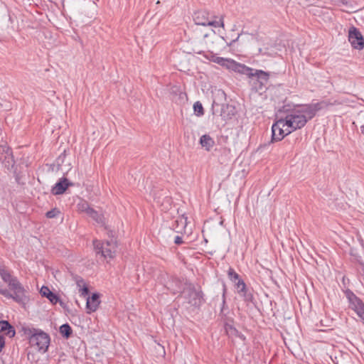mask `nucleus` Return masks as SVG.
Returning a JSON list of instances; mask_svg holds the SVG:
<instances>
[{
	"label": "nucleus",
	"instance_id": "6e6552de",
	"mask_svg": "<svg viewBox=\"0 0 364 364\" xmlns=\"http://www.w3.org/2000/svg\"><path fill=\"white\" fill-rule=\"evenodd\" d=\"M101 295L99 293H93L86 298V313L90 314L97 311L101 304Z\"/></svg>",
	"mask_w": 364,
	"mask_h": 364
},
{
	"label": "nucleus",
	"instance_id": "7c9ffc66",
	"mask_svg": "<svg viewBox=\"0 0 364 364\" xmlns=\"http://www.w3.org/2000/svg\"><path fill=\"white\" fill-rule=\"evenodd\" d=\"M239 37H240V35H238V36L236 38V39L232 40V42L230 43V45L231 46L233 43L237 41L238 40Z\"/></svg>",
	"mask_w": 364,
	"mask_h": 364
},
{
	"label": "nucleus",
	"instance_id": "f03ea898",
	"mask_svg": "<svg viewBox=\"0 0 364 364\" xmlns=\"http://www.w3.org/2000/svg\"><path fill=\"white\" fill-rule=\"evenodd\" d=\"M213 62L230 70L245 75L250 78L255 77L260 81L261 84L267 82L269 77V73L262 70L253 69L230 58H225L215 55V58L213 59Z\"/></svg>",
	"mask_w": 364,
	"mask_h": 364
},
{
	"label": "nucleus",
	"instance_id": "dca6fc26",
	"mask_svg": "<svg viewBox=\"0 0 364 364\" xmlns=\"http://www.w3.org/2000/svg\"><path fill=\"white\" fill-rule=\"evenodd\" d=\"M77 210L80 213H83L87 215L89 213V210L92 208L88 203L85 200H82L80 202H79L77 205Z\"/></svg>",
	"mask_w": 364,
	"mask_h": 364
},
{
	"label": "nucleus",
	"instance_id": "a878e982",
	"mask_svg": "<svg viewBox=\"0 0 364 364\" xmlns=\"http://www.w3.org/2000/svg\"><path fill=\"white\" fill-rule=\"evenodd\" d=\"M58 213L59 212L57 210L53 209L52 210L47 212L46 216L48 218H55L58 215Z\"/></svg>",
	"mask_w": 364,
	"mask_h": 364
},
{
	"label": "nucleus",
	"instance_id": "cd10ccee",
	"mask_svg": "<svg viewBox=\"0 0 364 364\" xmlns=\"http://www.w3.org/2000/svg\"><path fill=\"white\" fill-rule=\"evenodd\" d=\"M83 284H87L84 282V280H82V279H79V280H77V287H79V289L82 288V285H83Z\"/></svg>",
	"mask_w": 364,
	"mask_h": 364
},
{
	"label": "nucleus",
	"instance_id": "39448f33",
	"mask_svg": "<svg viewBox=\"0 0 364 364\" xmlns=\"http://www.w3.org/2000/svg\"><path fill=\"white\" fill-rule=\"evenodd\" d=\"M94 246L97 254H101L105 258L112 259L114 257L117 245L113 240L101 242L94 241Z\"/></svg>",
	"mask_w": 364,
	"mask_h": 364
},
{
	"label": "nucleus",
	"instance_id": "9b49d317",
	"mask_svg": "<svg viewBox=\"0 0 364 364\" xmlns=\"http://www.w3.org/2000/svg\"><path fill=\"white\" fill-rule=\"evenodd\" d=\"M40 294L42 296L46 297L51 304H55L58 302H60V304L63 306V302L60 301L59 297L55 294L52 292L48 287L43 286L41 288Z\"/></svg>",
	"mask_w": 364,
	"mask_h": 364
},
{
	"label": "nucleus",
	"instance_id": "412c9836",
	"mask_svg": "<svg viewBox=\"0 0 364 364\" xmlns=\"http://www.w3.org/2000/svg\"><path fill=\"white\" fill-rule=\"evenodd\" d=\"M228 274L229 278L232 281H236L239 279V274L237 272H235V271L232 268H230L228 269Z\"/></svg>",
	"mask_w": 364,
	"mask_h": 364
},
{
	"label": "nucleus",
	"instance_id": "2eb2a0df",
	"mask_svg": "<svg viewBox=\"0 0 364 364\" xmlns=\"http://www.w3.org/2000/svg\"><path fill=\"white\" fill-rule=\"evenodd\" d=\"M200 144L206 151H210L214 146L213 138H200Z\"/></svg>",
	"mask_w": 364,
	"mask_h": 364
},
{
	"label": "nucleus",
	"instance_id": "7ed1b4c3",
	"mask_svg": "<svg viewBox=\"0 0 364 364\" xmlns=\"http://www.w3.org/2000/svg\"><path fill=\"white\" fill-rule=\"evenodd\" d=\"M23 334L28 338L30 346L41 353L47 352L50 342V336L38 328L23 327Z\"/></svg>",
	"mask_w": 364,
	"mask_h": 364
},
{
	"label": "nucleus",
	"instance_id": "423d86ee",
	"mask_svg": "<svg viewBox=\"0 0 364 364\" xmlns=\"http://www.w3.org/2000/svg\"><path fill=\"white\" fill-rule=\"evenodd\" d=\"M346 294L349 302V308L358 315L364 324V303L350 291H347Z\"/></svg>",
	"mask_w": 364,
	"mask_h": 364
},
{
	"label": "nucleus",
	"instance_id": "4be33fe9",
	"mask_svg": "<svg viewBox=\"0 0 364 364\" xmlns=\"http://www.w3.org/2000/svg\"><path fill=\"white\" fill-rule=\"evenodd\" d=\"M198 53L200 55H203V56L205 57L207 60L212 61V62H213V59L215 58V55L213 52L205 53L204 51H200Z\"/></svg>",
	"mask_w": 364,
	"mask_h": 364
},
{
	"label": "nucleus",
	"instance_id": "f3484780",
	"mask_svg": "<svg viewBox=\"0 0 364 364\" xmlns=\"http://www.w3.org/2000/svg\"><path fill=\"white\" fill-rule=\"evenodd\" d=\"M193 111L194 114L198 117H200L204 114L203 107L199 101H197L193 104Z\"/></svg>",
	"mask_w": 364,
	"mask_h": 364
},
{
	"label": "nucleus",
	"instance_id": "bb28decb",
	"mask_svg": "<svg viewBox=\"0 0 364 364\" xmlns=\"http://www.w3.org/2000/svg\"><path fill=\"white\" fill-rule=\"evenodd\" d=\"M5 346V338L4 336L0 335V353L2 351Z\"/></svg>",
	"mask_w": 364,
	"mask_h": 364
},
{
	"label": "nucleus",
	"instance_id": "2f4dec72",
	"mask_svg": "<svg viewBox=\"0 0 364 364\" xmlns=\"http://www.w3.org/2000/svg\"><path fill=\"white\" fill-rule=\"evenodd\" d=\"M360 133L362 134H364V125L360 127Z\"/></svg>",
	"mask_w": 364,
	"mask_h": 364
},
{
	"label": "nucleus",
	"instance_id": "4468645a",
	"mask_svg": "<svg viewBox=\"0 0 364 364\" xmlns=\"http://www.w3.org/2000/svg\"><path fill=\"white\" fill-rule=\"evenodd\" d=\"M87 215L93 219L97 223H101L104 221L103 215L94 210L92 208L89 210V213Z\"/></svg>",
	"mask_w": 364,
	"mask_h": 364
},
{
	"label": "nucleus",
	"instance_id": "b1692460",
	"mask_svg": "<svg viewBox=\"0 0 364 364\" xmlns=\"http://www.w3.org/2000/svg\"><path fill=\"white\" fill-rule=\"evenodd\" d=\"M80 296L85 297L89 294V289L87 284H83L82 288L79 289Z\"/></svg>",
	"mask_w": 364,
	"mask_h": 364
},
{
	"label": "nucleus",
	"instance_id": "393cba45",
	"mask_svg": "<svg viewBox=\"0 0 364 364\" xmlns=\"http://www.w3.org/2000/svg\"><path fill=\"white\" fill-rule=\"evenodd\" d=\"M0 147L2 148V151L9 156L11 155L10 149L6 146V143L3 141L0 143Z\"/></svg>",
	"mask_w": 364,
	"mask_h": 364
},
{
	"label": "nucleus",
	"instance_id": "f257e3e1",
	"mask_svg": "<svg viewBox=\"0 0 364 364\" xmlns=\"http://www.w3.org/2000/svg\"><path fill=\"white\" fill-rule=\"evenodd\" d=\"M321 109L319 103L299 106L287 114L285 119H278L272 127V136H287L291 132L304 127Z\"/></svg>",
	"mask_w": 364,
	"mask_h": 364
},
{
	"label": "nucleus",
	"instance_id": "1a4fd4ad",
	"mask_svg": "<svg viewBox=\"0 0 364 364\" xmlns=\"http://www.w3.org/2000/svg\"><path fill=\"white\" fill-rule=\"evenodd\" d=\"M210 14L205 10H199L194 12L193 18L196 25L207 26L210 18Z\"/></svg>",
	"mask_w": 364,
	"mask_h": 364
},
{
	"label": "nucleus",
	"instance_id": "473e14b6",
	"mask_svg": "<svg viewBox=\"0 0 364 364\" xmlns=\"http://www.w3.org/2000/svg\"><path fill=\"white\" fill-rule=\"evenodd\" d=\"M201 136H204V137H206V136H208L207 134H203Z\"/></svg>",
	"mask_w": 364,
	"mask_h": 364
},
{
	"label": "nucleus",
	"instance_id": "ddd939ff",
	"mask_svg": "<svg viewBox=\"0 0 364 364\" xmlns=\"http://www.w3.org/2000/svg\"><path fill=\"white\" fill-rule=\"evenodd\" d=\"M0 332L4 333L9 338H14L16 335L14 328L7 321H0Z\"/></svg>",
	"mask_w": 364,
	"mask_h": 364
},
{
	"label": "nucleus",
	"instance_id": "0eeeda50",
	"mask_svg": "<svg viewBox=\"0 0 364 364\" xmlns=\"http://www.w3.org/2000/svg\"><path fill=\"white\" fill-rule=\"evenodd\" d=\"M348 38L353 48L358 50L364 48V38L358 28L350 27Z\"/></svg>",
	"mask_w": 364,
	"mask_h": 364
},
{
	"label": "nucleus",
	"instance_id": "c756f323",
	"mask_svg": "<svg viewBox=\"0 0 364 364\" xmlns=\"http://www.w3.org/2000/svg\"><path fill=\"white\" fill-rule=\"evenodd\" d=\"M283 138H274V137H272L271 141H270V143H274V142L279 141H280Z\"/></svg>",
	"mask_w": 364,
	"mask_h": 364
},
{
	"label": "nucleus",
	"instance_id": "20e7f679",
	"mask_svg": "<svg viewBox=\"0 0 364 364\" xmlns=\"http://www.w3.org/2000/svg\"><path fill=\"white\" fill-rule=\"evenodd\" d=\"M0 275L2 279L8 283L10 289L14 291V294H10L6 289L0 290V293L7 298H12L16 302H23L25 297L24 289L16 278L14 277L4 267H0Z\"/></svg>",
	"mask_w": 364,
	"mask_h": 364
},
{
	"label": "nucleus",
	"instance_id": "a211bd4d",
	"mask_svg": "<svg viewBox=\"0 0 364 364\" xmlns=\"http://www.w3.org/2000/svg\"><path fill=\"white\" fill-rule=\"evenodd\" d=\"M60 333L65 338H68L72 333V329L68 324H63L60 327Z\"/></svg>",
	"mask_w": 364,
	"mask_h": 364
},
{
	"label": "nucleus",
	"instance_id": "5701e85b",
	"mask_svg": "<svg viewBox=\"0 0 364 364\" xmlns=\"http://www.w3.org/2000/svg\"><path fill=\"white\" fill-rule=\"evenodd\" d=\"M236 286L239 291L246 292V285L242 280L237 279V283Z\"/></svg>",
	"mask_w": 364,
	"mask_h": 364
},
{
	"label": "nucleus",
	"instance_id": "c85d7f7f",
	"mask_svg": "<svg viewBox=\"0 0 364 364\" xmlns=\"http://www.w3.org/2000/svg\"><path fill=\"white\" fill-rule=\"evenodd\" d=\"M174 242L176 244L180 245L183 242V240L181 237L177 236L176 237Z\"/></svg>",
	"mask_w": 364,
	"mask_h": 364
},
{
	"label": "nucleus",
	"instance_id": "f8f14e48",
	"mask_svg": "<svg viewBox=\"0 0 364 364\" xmlns=\"http://www.w3.org/2000/svg\"><path fill=\"white\" fill-rule=\"evenodd\" d=\"M237 113L236 109L234 106L230 105H223L221 109V117L224 120H228L232 118Z\"/></svg>",
	"mask_w": 364,
	"mask_h": 364
},
{
	"label": "nucleus",
	"instance_id": "9d476101",
	"mask_svg": "<svg viewBox=\"0 0 364 364\" xmlns=\"http://www.w3.org/2000/svg\"><path fill=\"white\" fill-rule=\"evenodd\" d=\"M70 186H72V184L68 182V180L67 178H61L53 187L51 192L53 195L63 194Z\"/></svg>",
	"mask_w": 364,
	"mask_h": 364
},
{
	"label": "nucleus",
	"instance_id": "aec40b11",
	"mask_svg": "<svg viewBox=\"0 0 364 364\" xmlns=\"http://www.w3.org/2000/svg\"><path fill=\"white\" fill-rule=\"evenodd\" d=\"M207 26H213L215 28L220 27V26L224 27V23L222 19H220L219 21L212 19V16H211L209 19V21L208 22Z\"/></svg>",
	"mask_w": 364,
	"mask_h": 364
},
{
	"label": "nucleus",
	"instance_id": "6ab92c4d",
	"mask_svg": "<svg viewBox=\"0 0 364 364\" xmlns=\"http://www.w3.org/2000/svg\"><path fill=\"white\" fill-rule=\"evenodd\" d=\"M259 53L262 55L275 56L277 52L273 50H269L267 48H262L259 49Z\"/></svg>",
	"mask_w": 364,
	"mask_h": 364
}]
</instances>
